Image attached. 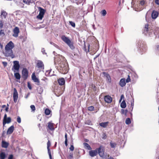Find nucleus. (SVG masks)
<instances>
[{
  "label": "nucleus",
  "instance_id": "obj_1",
  "mask_svg": "<svg viewBox=\"0 0 159 159\" xmlns=\"http://www.w3.org/2000/svg\"><path fill=\"white\" fill-rule=\"evenodd\" d=\"M104 147L101 145L95 150H90L89 151V154L91 157H94L97 156L98 154L100 157L102 158H104L105 157L104 154Z\"/></svg>",
  "mask_w": 159,
  "mask_h": 159
},
{
  "label": "nucleus",
  "instance_id": "obj_2",
  "mask_svg": "<svg viewBox=\"0 0 159 159\" xmlns=\"http://www.w3.org/2000/svg\"><path fill=\"white\" fill-rule=\"evenodd\" d=\"M57 60V61L59 65V66L61 67V69L60 70H67L68 66L66 64L63 63H64L66 61L65 58L61 55H58L57 58H56V60Z\"/></svg>",
  "mask_w": 159,
  "mask_h": 159
},
{
  "label": "nucleus",
  "instance_id": "obj_3",
  "mask_svg": "<svg viewBox=\"0 0 159 159\" xmlns=\"http://www.w3.org/2000/svg\"><path fill=\"white\" fill-rule=\"evenodd\" d=\"M61 39L66 43L71 49H74L75 48L72 42L68 38V37L65 35H62L61 37Z\"/></svg>",
  "mask_w": 159,
  "mask_h": 159
},
{
  "label": "nucleus",
  "instance_id": "obj_4",
  "mask_svg": "<svg viewBox=\"0 0 159 159\" xmlns=\"http://www.w3.org/2000/svg\"><path fill=\"white\" fill-rule=\"evenodd\" d=\"M4 55L6 57H10L13 58L15 57L12 50L5 49V51L3 52Z\"/></svg>",
  "mask_w": 159,
  "mask_h": 159
},
{
  "label": "nucleus",
  "instance_id": "obj_5",
  "mask_svg": "<svg viewBox=\"0 0 159 159\" xmlns=\"http://www.w3.org/2000/svg\"><path fill=\"white\" fill-rule=\"evenodd\" d=\"M36 66L40 70H43L44 66L43 62L41 60H37L36 62Z\"/></svg>",
  "mask_w": 159,
  "mask_h": 159
},
{
  "label": "nucleus",
  "instance_id": "obj_6",
  "mask_svg": "<svg viewBox=\"0 0 159 159\" xmlns=\"http://www.w3.org/2000/svg\"><path fill=\"white\" fill-rule=\"evenodd\" d=\"M14 46H15L14 43L12 41H10L6 45L5 49L12 50L14 48Z\"/></svg>",
  "mask_w": 159,
  "mask_h": 159
},
{
  "label": "nucleus",
  "instance_id": "obj_7",
  "mask_svg": "<svg viewBox=\"0 0 159 159\" xmlns=\"http://www.w3.org/2000/svg\"><path fill=\"white\" fill-rule=\"evenodd\" d=\"M13 98L14 102L16 103L17 102V99L18 98V96L17 91L15 88L14 89Z\"/></svg>",
  "mask_w": 159,
  "mask_h": 159
},
{
  "label": "nucleus",
  "instance_id": "obj_8",
  "mask_svg": "<svg viewBox=\"0 0 159 159\" xmlns=\"http://www.w3.org/2000/svg\"><path fill=\"white\" fill-rule=\"evenodd\" d=\"M54 124L52 123V122H49L48 123V126L47 128V130L48 131L49 130L53 131L55 129L54 127Z\"/></svg>",
  "mask_w": 159,
  "mask_h": 159
},
{
  "label": "nucleus",
  "instance_id": "obj_9",
  "mask_svg": "<svg viewBox=\"0 0 159 159\" xmlns=\"http://www.w3.org/2000/svg\"><path fill=\"white\" fill-rule=\"evenodd\" d=\"M104 99L105 102L108 103H111L112 100V98L109 95L105 96Z\"/></svg>",
  "mask_w": 159,
  "mask_h": 159
},
{
  "label": "nucleus",
  "instance_id": "obj_10",
  "mask_svg": "<svg viewBox=\"0 0 159 159\" xmlns=\"http://www.w3.org/2000/svg\"><path fill=\"white\" fill-rule=\"evenodd\" d=\"M14 33L12 36L14 37H18V34L20 33V30L19 28L17 27H15L13 30Z\"/></svg>",
  "mask_w": 159,
  "mask_h": 159
},
{
  "label": "nucleus",
  "instance_id": "obj_11",
  "mask_svg": "<svg viewBox=\"0 0 159 159\" xmlns=\"http://www.w3.org/2000/svg\"><path fill=\"white\" fill-rule=\"evenodd\" d=\"M22 77L24 80L27 79L28 77V70H22Z\"/></svg>",
  "mask_w": 159,
  "mask_h": 159
},
{
  "label": "nucleus",
  "instance_id": "obj_12",
  "mask_svg": "<svg viewBox=\"0 0 159 159\" xmlns=\"http://www.w3.org/2000/svg\"><path fill=\"white\" fill-rule=\"evenodd\" d=\"M31 77L32 80L34 81L35 82L37 83L38 85H39L40 82L39 80L36 77L35 72L33 73Z\"/></svg>",
  "mask_w": 159,
  "mask_h": 159
},
{
  "label": "nucleus",
  "instance_id": "obj_13",
  "mask_svg": "<svg viewBox=\"0 0 159 159\" xmlns=\"http://www.w3.org/2000/svg\"><path fill=\"white\" fill-rule=\"evenodd\" d=\"M14 129V127L13 125H12L8 128L7 131V134H11L13 132Z\"/></svg>",
  "mask_w": 159,
  "mask_h": 159
},
{
  "label": "nucleus",
  "instance_id": "obj_14",
  "mask_svg": "<svg viewBox=\"0 0 159 159\" xmlns=\"http://www.w3.org/2000/svg\"><path fill=\"white\" fill-rule=\"evenodd\" d=\"M53 70H46L45 72V75L47 76H51L55 75Z\"/></svg>",
  "mask_w": 159,
  "mask_h": 159
},
{
  "label": "nucleus",
  "instance_id": "obj_15",
  "mask_svg": "<svg viewBox=\"0 0 159 159\" xmlns=\"http://www.w3.org/2000/svg\"><path fill=\"white\" fill-rule=\"evenodd\" d=\"M14 68V70H19L20 68V65L18 61H16L13 62Z\"/></svg>",
  "mask_w": 159,
  "mask_h": 159
},
{
  "label": "nucleus",
  "instance_id": "obj_16",
  "mask_svg": "<svg viewBox=\"0 0 159 159\" xmlns=\"http://www.w3.org/2000/svg\"><path fill=\"white\" fill-rule=\"evenodd\" d=\"M103 74L104 75V76L106 78V80L109 83H111V78L109 75L104 72L103 73Z\"/></svg>",
  "mask_w": 159,
  "mask_h": 159
},
{
  "label": "nucleus",
  "instance_id": "obj_17",
  "mask_svg": "<svg viewBox=\"0 0 159 159\" xmlns=\"http://www.w3.org/2000/svg\"><path fill=\"white\" fill-rule=\"evenodd\" d=\"M11 121V118L10 117H8L7 118H6L5 120H3V126L5 125L7 123L9 124Z\"/></svg>",
  "mask_w": 159,
  "mask_h": 159
},
{
  "label": "nucleus",
  "instance_id": "obj_18",
  "mask_svg": "<svg viewBox=\"0 0 159 159\" xmlns=\"http://www.w3.org/2000/svg\"><path fill=\"white\" fill-rule=\"evenodd\" d=\"M59 84L61 85H64L65 84V80L63 78H59L57 80Z\"/></svg>",
  "mask_w": 159,
  "mask_h": 159
},
{
  "label": "nucleus",
  "instance_id": "obj_19",
  "mask_svg": "<svg viewBox=\"0 0 159 159\" xmlns=\"http://www.w3.org/2000/svg\"><path fill=\"white\" fill-rule=\"evenodd\" d=\"M158 12L155 11H153L152 13V17L153 19H156L158 16Z\"/></svg>",
  "mask_w": 159,
  "mask_h": 159
},
{
  "label": "nucleus",
  "instance_id": "obj_20",
  "mask_svg": "<svg viewBox=\"0 0 159 159\" xmlns=\"http://www.w3.org/2000/svg\"><path fill=\"white\" fill-rule=\"evenodd\" d=\"M126 84V82L125 81V79H121L120 80L119 84L122 87H123Z\"/></svg>",
  "mask_w": 159,
  "mask_h": 159
},
{
  "label": "nucleus",
  "instance_id": "obj_21",
  "mask_svg": "<svg viewBox=\"0 0 159 159\" xmlns=\"http://www.w3.org/2000/svg\"><path fill=\"white\" fill-rule=\"evenodd\" d=\"M9 144L4 141H2V148H7L9 146Z\"/></svg>",
  "mask_w": 159,
  "mask_h": 159
},
{
  "label": "nucleus",
  "instance_id": "obj_22",
  "mask_svg": "<svg viewBox=\"0 0 159 159\" xmlns=\"http://www.w3.org/2000/svg\"><path fill=\"white\" fill-rule=\"evenodd\" d=\"M109 124V122L107 121L105 122H102L100 123L99 125L103 128H106L107 126L108 125V124Z\"/></svg>",
  "mask_w": 159,
  "mask_h": 159
},
{
  "label": "nucleus",
  "instance_id": "obj_23",
  "mask_svg": "<svg viewBox=\"0 0 159 159\" xmlns=\"http://www.w3.org/2000/svg\"><path fill=\"white\" fill-rule=\"evenodd\" d=\"M6 157V155L5 152H1L0 153V158L1 159H5Z\"/></svg>",
  "mask_w": 159,
  "mask_h": 159
},
{
  "label": "nucleus",
  "instance_id": "obj_24",
  "mask_svg": "<svg viewBox=\"0 0 159 159\" xmlns=\"http://www.w3.org/2000/svg\"><path fill=\"white\" fill-rule=\"evenodd\" d=\"M83 145L84 146L85 148L87 149L88 150H91L92 149L91 148L90 146L87 143H83Z\"/></svg>",
  "mask_w": 159,
  "mask_h": 159
},
{
  "label": "nucleus",
  "instance_id": "obj_25",
  "mask_svg": "<svg viewBox=\"0 0 159 159\" xmlns=\"http://www.w3.org/2000/svg\"><path fill=\"white\" fill-rule=\"evenodd\" d=\"M14 76L17 80H20V75L18 72H16L14 73Z\"/></svg>",
  "mask_w": 159,
  "mask_h": 159
},
{
  "label": "nucleus",
  "instance_id": "obj_26",
  "mask_svg": "<svg viewBox=\"0 0 159 159\" xmlns=\"http://www.w3.org/2000/svg\"><path fill=\"white\" fill-rule=\"evenodd\" d=\"M39 14L44 16L45 12V10L41 7H39Z\"/></svg>",
  "mask_w": 159,
  "mask_h": 159
},
{
  "label": "nucleus",
  "instance_id": "obj_27",
  "mask_svg": "<svg viewBox=\"0 0 159 159\" xmlns=\"http://www.w3.org/2000/svg\"><path fill=\"white\" fill-rule=\"evenodd\" d=\"M148 26L149 25L148 24L145 25L144 29V32H148L149 31V28Z\"/></svg>",
  "mask_w": 159,
  "mask_h": 159
},
{
  "label": "nucleus",
  "instance_id": "obj_28",
  "mask_svg": "<svg viewBox=\"0 0 159 159\" xmlns=\"http://www.w3.org/2000/svg\"><path fill=\"white\" fill-rule=\"evenodd\" d=\"M126 104L125 100L123 101L120 104V107L122 108H124L126 107Z\"/></svg>",
  "mask_w": 159,
  "mask_h": 159
},
{
  "label": "nucleus",
  "instance_id": "obj_29",
  "mask_svg": "<svg viewBox=\"0 0 159 159\" xmlns=\"http://www.w3.org/2000/svg\"><path fill=\"white\" fill-rule=\"evenodd\" d=\"M90 45L89 44H88V48L87 49L86 48V46L85 44H84V51L86 52L87 53L88 52H89V49Z\"/></svg>",
  "mask_w": 159,
  "mask_h": 159
},
{
  "label": "nucleus",
  "instance_id": "obj_30",
  "mask_svg": "<svg viewBox=\"0 0 159 159\" xmlns=\"http://www.w3.org/2000/svg\"><path fill=\"white\" fill-rule=\"evenodd\" d=\"M51 111L48 108H46V109L45 110V113L46 115H49L51 112Z\"/></svg>",
  "mask_w": 159,
  "mask_h": 159
},
{
  "label": "nucleus",
  "instance_id": "obj_31",
  "mask_svg": "<svg viewBox=\"0 0 159 159\" xmlns=\"http://www.w3.org/2000/svg\"><path fill=\"white\" fill-rule=\"evenodd\" d=\"M55 91L57 93H58V95L57 96L61 95L63 93V91L62 90L59 91V90L57 89H55Z\"/></svg>",
  "mask_w": 159,
  "mask_h": 159
},
{
  "label": "nucleus",
  "instance_id": "obj_32",
  "mask_svg": "<svg viewBox=\"0 0 159 159\" xmlns=\"http://www.w3.org/2000/svg\"><path fill=\"white\" fill-rule=\"evenodd\" d=\"M7 13L5 11H2L1 16H3L4 18H6L7 15Z\"/></svg>",
  "mask_w": 159,
  "mask_h": 159
},
{
  "label": "nucleus",
  "instance_id": "obj_33",
  "mask_svg": "<svg viewBox=\"0 0 159 159\" xmlns=\"http://www.w3.org/2000/svg\"><path fill=\"white\" fill-rule=\"evenodd\" d=\"M107 12L105 10H103L100 12V14L103 16H105L107 14Z\"/></svg>",
  "mask_w": 159,
  "mask_h": 159
},
{
  "label": "nucleus",
  "instance_id": "obj_34",
  "mask_svg": "<svg viewBox=\"0 0 159 159\" xmlns=\"http://www.w3.org/2000/svg\"><path fill=\"white\" fill-rule=\"evenodd\" d=\"M67 158L68 159H72L73 158V154L72 152L70 153L67 156Z\"/></svg>",
  "mask_w": 159,
  "mask_h": 159
},
{
  "label": "nucleus",
  "instance_id": "obj_35",
  "mask_svg": "<svg viewBox=\"0 0 159 159\" xmlns=\"http://www.w3.org/2000/svg\"><path fill=\"white\" fill-rule=\"evenodd\" d=\"M51 146V143L49 140H48L47 143V148L48 149V151H50V149L49 147Z\"/></svg>",
  "mask_w": 159,
  "mask_h": 159
},
{
  "label": "nucleus",
  "instance_id": "obj_36",
  "mask_svg": "<svg viewBox=\"0 0 159 159\" xmlns=\"http://www.w3.org/2000/svg\"><path fill=\"white\" fill-rule=\"evenodd\" d=\"M125 123L127 125H129L131 123V121L129 118H127L125 121Z\"/></svg>",
  "mask_w": 159,
  "mask_h": 159
},
{
  "label": "nucleus",
  "instance_id": "obj_37",
  "mask_svg": "<svg viewBox=\"0 0 159 159\" xmlns=\"http://www.w3.org/2000/svg\"><path fill=\"white\" fill-rule=\"evenodd\" d=\"M131 105L130 107V108H129V109L131 111H132V110L133 108V107L134 106V101H131Z\"/></svg>",
  "mask_w": 159,
  "mask_h": 159
},
{
  "label": "nucleus",
  "instance_id": "obj_38",
  "mask_svg": "<svg viewBox=\"0 0 159 159\" xmlns=\"http://www.w3.org/2000/svg\"><path fill=\"white\" fill-rule=\"evenodd\" d=\"M43 15L39 14L37 16V18L40 20H42L43 17Z\"/></svg>",
  "mask_w": 159,
  "mask_h": 159
},
{
  "label": "nucleus",
  "instance_id": "obj_39",
  "mask_svg": "<svg viewBox=\"0 0 159 159\" xmlns=\"http://www.w3.org/2000/svg\"><path fill=\"white\" fill-rule=\"evenodd\" d=\"M110 145L111 148H115L116 145V144L115 143H112V142H111Z\"/></svg>",
  "mask_w": 159,
  "mask_h": 159
},
{
  "label": "nucleus",
  "instance_id": "obj_40",
  "mask_svg": "<svg viewBox=\"0 0 159 159\" xmlns=\"http://www.w3.org/2000/svg\"><path fill=\"white\" fill-rule=\"evenodd\" d=\"M5 33L3 30H1L0 31V36H3L5 35Z\"/></svg>",
  "mask_w": 159,
  "mask_h": 159
},
{
  "label": "nucleus",
  "instance_id": "obj_41",
  "mask_svg": "<svg viewBox=\"0 0 159 159\" xmlns=\"http://www.w3.org/2000/svg\"><path fill=\"white\" fill-rule=\"evenodd\" d=\"M88 110L90 111H93L94 110V107L93 106H91L88 107Z\"/></svg>",
  "mask_w": 159,
  "mask_h": 159
},
{
  "label": "nucleus",
  "instance_id": "obj_42",
  "mask_svg": "<svg viewBox=\"0 0 159 159\" xmlns=\"http://www.w3.org/2000/svg\"><path fill=\"white\" fill-rule=\"evenodd\" d=\"M69 23L73 27H75V23L72 21H69Z\"/></svg>",
  "mask_w": 159,
  "mask_h": 159
},
{
  "label": "nucleus",
  "instance_id": "obj_43",
  "mask_svg": "<svg viewBox=\"0 0 159 159\" xmlns=\"http://www.w3.org/2000/svg\"><path fill=\"white\" fill-rule=\"evenodd\" d=\"M107 138V136L105 133H104L102 134V138L104 139H105Z\"/></svg>",
  "mask_w": 159,
  "mask_h": 159
},
{
  "label": "nucleus",
  "instance_id": "obj_44",
  "mask_svg": "<svg viewBox=\"0 0 159 159\" xmlns=\"http://www.w3.org/2000/svg\"><path fill=\"white\" fill-rule=\"evenodd\" d=\"M30 108L32 111H34L35 110V107L34 105H31Z\"/></svg>",
  "mask_w": 159,
  "mask_h": 159
},
{
  "label": "nucleus",
  "instance_id": "obj_45",
  "mask_svg": "<svg viewBox=\"0 0 159 159\" xmlns=\"http://www.w3.org/2000/svg\"><path fill=\"white\" fill-rule=\"evenodd\" d=\"M145 3V1L144 0H142L140 1L139 4L142 6H143Z\"/></svg>",
  "mask_w": 159,
  "mask_h": 159
},
{
  "label": "nucleus",
  "instance_id": "obj_46",
  "mask_svg": "<svg viewBox=\"0 0 159 159\" xmlns=\"http://www.w3.org/2000/svg\"><path fill=\"white\" fill-rule=\"evenodd\" d=\"M121 112L123 114H125V115H126L128 111L127 110H124V109H122Z\"/></svg>",
  "mask_w": 159,
  "mask_h": 159
},
{
  "label": "nucleus",
  "instance_id": "obj_47",
  "mask_svg": "<svg viewBox=\"0 0 159 159\" xmlns=\"http://www.w3.org/2000/svg\"><path fill=\"white\" fill-rule=\"evenodd\" d=\"M17 122L19 123H20L21 122V120L20 117L19 116H17Z\"/></svg>",
  "mask_w": 159,
  "mask_h": 159
},
{
  "label": "nucleus",
  "instance_id": "obj_48",
  "mask_svg": "<svg viewBox=\"0 0 159 159\" xmlns=\"http://www.w3.org/2000/svg\"><path fill=\"white\" fill-rule=\"evenodd\" d=\"M130 81V76H129V75H128V77L127 78V79L126 80V82L128 83Z\"/></svg>",
  "mask_w": 159,
  "mask_h": 159
},
{
  "label": "nucleus",
  "instance_id": "obj_49",
  "mask_svg": "<svg viewBox=\"0 0 159 159\" xmlns=\"http://www.w3.org/2000/svg\"><path fill=\"white\" fill-rule=\"evenodd\" d=\"M3 22L2 20H0V29L2 28L3 27Z\"/></svg>",
  "mask_w": 159,
  "mask_h": 159
},
{
  "label": "nucleus",
  "instance_id": "obj_50",
  "mask_svg": "<svg viewBox=\"0 0 159 159\" xmlns=\"http://www.w3.org/2000/svg\"><path fill=\"white\" fill-rule=\"evenodd\" d=\"M23 2L25 3V4H28V5H29L30 4V1H26L25 0H23Z\"/></svg>",
  "mask_w": 159,
  "mask_h": 159
},
{
  "label": "nucleus",
  "instance_id": "obj_51",
  "mask_svg": "<svg viewBox=\"0 0 159 159\" xmlns=\"http://www.w3.org/2000/svg\"><path fill=\"white\" fill-rule=\"evenodd\" d=\"M69 148L70 150L73 151L74 149V148L73 145H71Z\"/></svg>",
  "mask_w": 159,
  "mask_h": 159
},
{
  "label": "nucleus",
  "instance_id": "obj_52",
  "mask_svg": "<svg viewBox=\"0 0 159 159\" xmlns=\"http://www.w3.org/2000/svg\"><path fill=\"white\" fill-rule=\"evenodd\" d=\"M48 153L49 155V158L50 159H52V156L51 154L50 151H48Z\"/></svg>",
  "mask_w": 159,
  "mask_h": 159
},
{
  "label": "nucleus",
  "instance_id": "obj_53",
  "mask_svg": "<svg viewBox=\"0 0 159 159\" xmlns=\"http://www.w3.org/2000/svg\"><path fill=\"white\" fill-rule=\"evenodd\" d=\"M28 87L31 90L32 89L31 86L29 82L28 83Z\"/></svg>",
  "mask_w": 159,
  "mask_h": 159
},
{
  "label": "nucleus",
  "instance_id": "obj_54",
  "mask_svg": "<svg viewBox=\"0 0 159 159\" xmlns=\"http://www.w3.org/2000/svg\"><path fill=\"white\" fill-rule=\"evenodd\" d=\"M13 158V155L12 154L10 155L8 158V159H12Z\"/></svg>",
  "mask_w": 159,
  "mask_h": 159
},
{
  "label": "nucleus",
  "instance_id": "obj_55",
  "mask_svg": "<svg viewBox=\"0 0 159 159\" xmlns=\"http://www.w3.org/2000/svg\"><path fill=\"white\" fill-rule=\"evenodd\" d=\"M2 63L3 64V66H6L7 65V62H5V61H3V62H2Z\"/></svg>",
  "mask_w": 159,
  "mask_h": 159
},
{
  "label": "nucleus",
  "instance_id": "obj_56",
  "mask_svg": "<svg viewBox=\"0 0 159 159\" xmlns=\"http://www.w3.org/2000/svg\"><path fill=\"white\" fill-rule=\"evenodd\" d=\"M65 146L67 147L68 145V144H67V140H65Z\"/></svg>",
  "mask_w": 159,
  "mask_h": 159
},
{
  "label": "nucleus",
  "instance_id": "obj_57",
  "mask_svg": "<svg viewBox=\"0 0 159 159\" xmlns=\"http://www.w3.org/2000/svg\"><path fill=\"white\" fill-rule=\"evenodd\" d=\"M155 2L157 4L159 5V0H155Z\"/></svg>",
  "mask_w": 159,
  "mask_h": 159
},
{
  "label": "nucleus",
  "instance_id": "obj_58",
  "mask_svg": "<svg viewBox=\"0 0 159 159\" xmlns=\"http://www.w3.org/2000/svg\"><path fill=\"white\" fill-rule=\"evenodd\" d=\"M156 49L157 51H159V45L157 46Z\"/></svg>",
  "mask_w": 159,
  "mask_h": 159
},
{
  "label": "nucleus",
  "instance_id": "obj_59",
  "mask_svg": "<svg viewBox=\"0 0 159 159\" xmlns=\"http://www.w3.org/2000/svg\"><path fill=\"white\" fill-rule=\"evenodd\" d=\"M7 118V115L6 114H5L4 115L3 120H5V119H6V118Z\"/></svg>",
  "mask_w": 159,
  "mask_h": 159
},
{
  "label": "nucleus",
  "instance_id": "obj_60",
  "mask_svg": "<svg viewBox=\"0 0 159 159\" xmlns=\"http://www.w3.org/2000/svg\"><path fill=\"white\" fill-rule=\"evenodd\" d=\"M65 140H67V134H66V133H65Z\"/></svg>",
  "mask_w": 159,
  "mask_h": 159
},
{
  "label": "nucleus",
  "instance_id": "obj_61",
  "mask_svg": "<svg viewBox=\"0 0 159 159\" xmlns=\"http://www.w3.org/2000/svg\"><path fill=\"white\" fill-rule=\"evenodd\" d=\"M8 109H9V107H6L5 109V110L6 111V112H7L8 111Z\"/></svg>",
  "mask_w": 159,
  "mask_h": 159
},
{
  "label": "nucleus",
  "instance_id": "obj_62",
  "mask_svg": "<svg viewBox=\"0 0 159 159\" xmlns=\"http://www.w3.org/2000/svg\"><path fill=\"white\" fill-rule=\"evenodd\" d=\"M124 98V95L123 94H122L121 96V97H120V98L121 99H122L123 98Z\"/></svg>",
  "mask_w": 159,
  "mask_h": 159
},
{
  "label": "nucleus",
  "instance_id": "obj_63",
  "mask_svg": "<svg viewBox=\"0 0 159 159\" xmlns=\"http://www.w3.org/2000/svg\"><path fill=\"white\" fill-rule=\"evenodd\" d=\"M5 107H6V106L5 105H3L2 106V108H4Z\"/></svg>",
  "mask_w": 159,
  "mask_h": 159
},
{
  "label": "nucleus",
  "instance_id": "obj_64",
  "mask_svg": "<svg viewBox=\"0 0 159 159\" xmlns=\"http://www.w3.org/2000/svg\"><path fill=\"white\" fill-rule=\"evenodd\" d=\"M108 159H114V158L113 157H110L109 158H108Z\"/></svg>",
  "mask_w": 159,
  "mask_h": 159
}]
</instances>
